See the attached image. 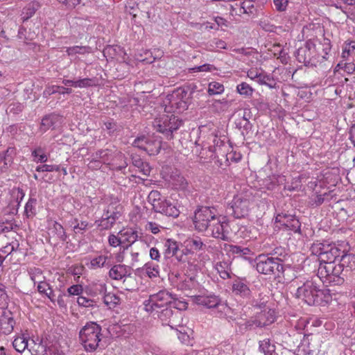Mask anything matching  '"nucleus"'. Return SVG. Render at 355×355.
Returning <instances> with one entry per match:
<instances>
[{
  "instance_id": "nucleus-1",
  "label": "nucleus",
  "mask_w": 355,
  "mask_h": 355,
  "mask_svg": "<svg viewBox=\"0 0 355 355\" xmlns=\"http://www.w3.org/2000/svg\"><path fill=\"white\" fill-rule=\"evenodd\" d=\"M193 224L198 232H207L222 240L229 238V225L225 217L218 215L214 207H202L195 212Z\"/></svg>"
},
{
  "instance_id": "nucleus-2",
  "label": "nucleus",
  "mask_w": 355,
  "mask_h": 355,
  "mask_svg": "<svg viewBox=\"0 0 355 355\" xmlns=\"http://www.w3.org/2000/svg\"><path fill=\"white\" fill-rule=\"evenodd\" d=\"M330 51V42L328 40L317 44L309 40L304 46L298 49L295 55L297 60L304 65L316 67L327 60Z\"/></svg>"
},
{
  "instance_id": "nucleus-3",
  "label": "nucleus",
  "mask_w": 355,
  "mask_h": 355,
  "mask_svg": "<svg viewBox=\"0 0 355 355\" xmlns=\"http://www.w3.org/2000/svg\"><path fill=\"white\" fill-rule=\"evenodd\" d=\"M191 94L183 88H178L166 96L163 101L164 112L168 114L181 113L188 108Z\"/></svg>"
},
{
  "instance_id": "nucleus-4",
  "label": "nucleus",
  "mask_w": 355,
  "mask_h": 355,
  "mask_svg": "<svg viewBox=\"0 0 355 355\" xmlns=\"http://www.w3.org/2000/svg\"><path fill=\"white\" fill-rule=\"evenodd\" d=\"M80 343L87 352H94L102 338L101 327L96 322H87L80 331Z\"/></svg>"
},
{
  "instance_id": "nucleus-5",
  "label": "nucleus",
  "mask_w": 355,
  "mask_h": 355,
  "mask_svg": "<svg viewBox=\"0 0 355 355\" xmlns=\"http://www.w3.org/2000/svg\"><path fill=\"white\" fill-rule=\"evenodd\" d=\"M312 252L319 257L320 263H336V259L341 257L340 261L347 259L349 261L355 263V255L354 254H343L341 255L342 252L335 245H324L323 243L313 244L312 248Z\"/></svg>"
},
{
  "instance_id": "nucleus-6",
  "label": "nucleus",
  "mask_w": 355,
  "mask_h": 355,
  "mask_svg": "<svg viewBox=\"0 0 355 355\" xmlns=\"http://www.w3.org/2000/svg\"><path fill=\"white\" fill-rule=\"evenodd\" d=\"M343 266L336 263H320L318 268V277L324 284L341 285L344 283V278L341 277Z\"/></svg>"
},
{
  "instance_id": "nucleus-7",
  "label": "nucleus",
  "mask_w": 355,
  "mask_h": 355,
  "mask_svg": "<svg viewBox=\"0 0 355 355\" xmlns=\"http://www.w3.org/2000/svg\"><path fill=\"white\" fill-rule=\"evenodd\" d=\"M148 201L156 212L174 218L178 217L180 214L178 203L162 197L157 191H152L149 193Z\"/></svg>"
},
{
  "instance_id": "nucleus-8",
  "label": "nucleus",
  "mask_w": 355,
  "mask_h": 355,
  "mask_svg": "<svg viewBox=\"0 0 355 355\" xmlns=\"http://www.w3.org/2000/svg\"><path fill=\"white\" fill-rule=\"evenodd\" d=\"M172 301L173 294L166 290H162L150 295L148 300H144L143 305L146 312L155 317L159 311L168 307Z\"/></svg>"
},
{
  "instance_id": "nucleus-9",
  "label": "nucleus",
  "mask_w": 355,
  "mask_h": 355,
  "mask_svg": "<svg viewBox=\"0 0 355 355\" xmlns=\"http://www.w3.org/2000/svg\"><path fill=\"white\" fill-rule=\"evenodd\" d=\"M259 273L265 275H277L283 271L282 261L268 254H259L254 260Z\"/></svg>"
},
{
  "instance_id": "nucleus-10",
  "label": "nucleus",
  "mask_w": 355,
  "mask_h": 355,
  "mask_svg": "<svg viewBox=\"0 0 355 355\" xmlns=\"http://www.w3.org/2000/svg\"><path fill=\"white\" fill-rule=\"evenodd\" d=\"M182 124V121L173 114H164L155 119L153 125L159 132L171 139L172 134Z\"/></svg>"
},
{
  "instance_id": "nucleus-11",
  "label": "nucleus",
  "mask_w": 355,
  "mask_h": 355,
  "mask_svg": "<svg viewBox=\"0 0 355 355\" xmlns=\"http://www.w3.org/2000/svg\"><path fill=\"white\" fill-rule=\"evenodd\" d=\"M253 196L248 191L236 195L232 202V209L236 218L248 216L252 207Z\"/></svg>"
},
{
  "instance_id": "nucleus-12",
  "label": "nucleus",
  "mask_w": 355,
  "mask_h": 355,
  "mask_svg": "<svg viewBox=\"0 0 355 355\" xmlns=\"http://www.w3.org/2000/svg\"><path fill=\"white\" fill-rule=\"evenodd\" d=\"M119 206L116 201L110 205L107 209L104 211L101 218L96 221L101 230H106L112 227L120 216V211L118 210Z\"/></svg>"
},
{
  "instance_id": "nucleus-13",
  "label": "nucleus",
  "mask_w": 355,
  "mask_h": 355,
  "mask_svg": "<svg viewBox=\"0 0 355 355\" xmlns=\"http://www.w3.org/2000/svg\"><path fill=\"white\" fill-rule=\"evenodd\" d=\"M317 292H318V287L317 284L310 280L306 281L302 286H300L296 291V297L302 299L309 305H316Z\"/></svg>"
},
{
  "instance_id": "nucleus-14",
  "label": "nucleus",
  "mask_w": 355,
  "mask_h": 355,
  "mask_svg": "<svg viewBox=\"0 0 355 355\" xmlns=\"http://www.w3.org/2000/svg\"><path fill=\"white\" fill-rule=\"evenodd\" d=\"M155 316L160 320L162 325H168L171 329H176L182 325V313L173 311L169 306L159 311Z\"/></svg>"
},
{
  "instance_id": "nucleus-15",
  "label": "nucleus",
  "mask_w": 355,
  "mask_h": 355,
  "mask_svg": "<svg viewBox=\"0 0 355 355\" xmlns=\"http://www.w3.org/2000/svg\"><path fill=\"white\" fill-rule=\"evenodd\" d=\"M276 227L279 229L297 232L300 230V222L294 216L287 214H279L275 217Z\"/></svg>"
},
{
  "instance_id": "nucleus-16",
  "label": "nucleus",
  "mask_w": 355,
  "mask_h": 355,
  "mask_svg": "<svg viewBox=\"0 0 355 355\" xmlns=\"http://www.w3.org/2000/svg\"><path fill=\"white\" fill-rule=\"evenodd\" d=\"M123 245L125 248L131 246L137 240H143L142 234L135 227H125L119 232Z\"/></svg>"
},
{
  "instance_id": "nucleus-17",
  "label": "nucleus",
  "mask_w": 355,
  "mask_h": 355,
  "mask_svg": "<svg viewBox=\"0 0 355 355\" xmlns=\"http://www.w3.org/2000/svg\"><path fill=\"white\" fill-rule=\"evenodd\" d=\"M184 254H193L200 251H204L206 245L203 243L201 238L198 236H192L186 239L182 243Z\"/></svg>"
},
{
  "instance_id": "nucleus-18",
  "label": "nucleus",
  "mask_w": 355,
  "mask_h": 355,
  "mask_svg": "<svg viewBox=\"0 0 355 355\" xmlns=\"http://www.w3.org/2000/svg\"><path fill=\"white\" fill-rule=\"evenodd\" d=\"M191 297L194 303L209 309L216 307L220 303V300L216 295L208 292L200 295H191Z\"/></svg>"
},
{
  "instance_id": "nucleus-19",
  "label": "nucleus",
  "mask_w": 355,
  "mask_h": 355,
  "mask_svg": "<svg viewBox=\"0 0 355 355\" xmlns=\"http://www.w3.org/2000/svg\"><path fill=\"white\" fill-rule=\"evenodd\" d=\"M134 146L146 151L149 155L159 153L160 143L158 141H150L145 137H138L134 141Z\"/></svg>"
},
{
  "instance_id": "nucleus-20",
  "label": "nucleus",
  "mask_w": 355,
  "mask_h": 355,
  "mask_svg": "<svg viewBox=\"0 0 355 355\" xmlns=\"http://www.w3.org/2000/svg\"><path fill=\"white\" fill-rule=\"evenodd\" d=\"M48 234L57 241H64L67 239V234L64 227L59 223L53 220H48Z\"/></svg>"
},
{
  "instance_id": "nucleus-21",
  "label": "nucleus",
  "mask_w": 355,
  "mask_h": 355,
  "mask_svg": "<svg viewBox=\"0 0 355 355\" xmlns=\"http://www.w3.org/2000/svg\"><path fill=\"white\" fill-rule=\"evenodd\" d=\"M275 320V312L273 309L266 308L257 314L254 324L257 327H264L273 323Z\"/></svg>"
},
{
  "instance_id": "nucleus-22",
  "label": "nucleus",
  "mask_w": 355,
  "mask_h": 355,
  "mask_svg": "<svg viewBox=\"0 0 355 355\" xmlns=\"http://www.w3.org/2000/svg\"><path fill=\"white\" fill-rule=\"evenodd\" d=\"M15 322L10 311H4L0 318V329L5 335L10 334L14 329Z\"/></svg>"
},
{
  "instance_id": "nucleus-23",
  "label": "nucleus",
  "mask_w": 355,
  "mask_h": 355,
  "mask_svg": "<svg viewBox=\"0 0 355 355\" xmlns=\"http://www.w3.org/2000/svg\"><path fill=\"white\" fill-rule=\"evenodd\" d=\"M201 145L202 150L208 149L209 152L213 154L224 145V141L216 135L211 134L206 141H202ZM211 156L212 155H210Z\"/></svg>"
},
{
  "instance_id": "nucleus-24",
  "label": "nucleus",
  "mask_w": 355,
  "mask_h": 355,
  "mask_svg": "<svg viewBox=\"0 0 355 355\" xmlns=\"http://www.w3.org/2000/svg\"><path fill=\"white\" fill-rule=\"evenodd\" d=\"M131 274L130 268L125 265H114L109 271V277L114 280H121Z\"/></svg>"
},
{
  "instance_id": "nucleus-25",
  "label": "nucleus",
  "mask_w": 355,
  "mask_h": 355,
  "mask_svg": "<svg viewBox=\"0 0 355 355\" xmlns=\"http://www.w3.org/2000/svg\"><path fill=\"white\" fill-rule=\"evenodd\" d=\"M103 55L107 60L116 59L119 60L121 58V60L125 61L124 56L126 54L120 46H108L104 49Z\"/></svg>"
},
{
  "instance_id": "nucleus-26",
  "label": "nucleus",
  "mask_w": 355,
  "mask_h": 355,
  "mask_svg": "<svg viewBox=\"0 0 355 355\" xmlns=\"http://www.w3.org/2000/svg\"><path fill=\"white\" fill-rule=\"evenodd\" d=\"M232 291L235 295L243 297H248L251 293L248 285L243 279H236L233 282Z\"/></svg>"
},
{
  "instance_id": "nucleus-27",
  "label": "nucleus",
  "mask_w": 355,
  "mask_h": 355,
  "mask_svg": "<svg viewBox=\"0 0 355 355\" xmlns=\"http://www.w3.org/2000/svg\"><path fill=\"white\" fill-rule=\"evenodd\" d=\"M28 350L32 355H44L46 352V345L39 338L32 339L29 343Z\"/></svg>"
},
{
  "instance_id": "nucleus-28",
  "label": "nucleus",
  "mask_w": 355,
  "mask_h": 355,
  "mask_svg": "<svg viewBox=\"0 0 355 355\" xmlns=\"http://www.w3.org/2000/svg\"><path fill=\"white\" fill-rule=\"evenodd\" d=\"M71 226L75 234H83L92 225L85 220L75 218L71 222Z\"/></svg>"
},
{
  "instance_id": "nucleus-29",
  "label": "nucleus",
  "mask_w": 355,
  "mask_h": 355,
  "mask_svg": "<svg viewBox=\"0 0 355 355\" xmlns=\"http://www.w3.org/2000/svg\"><path fill=\"white\" fill-rule=\"evenodd\" d=\"M108 257L100 254L90 259L89 263H87V267L92 270H96L105 267L107 263Z\"/></svg>"
},
{
  "instance_id": "nucleus-30",
  "label": "nucleus",
  "mask_w": 355,
  "mask_h": 355,
  "mask_svg": "<svg viewBox=\"0 0 355 355\" xmlns=\"http://www.w3.org/2000/svg\"><path fill=\"white\" fill-rule=\"evenodd\" d=\"M41 5L38 1H34L28 4L24 8L21 12V19L23 21H25L30 19L40 8Z\"/></svg>"
},
{
  "instance_id": "nucleus-31",
  "label": "nucleus",
  "mask_w": 355,
  "mask_h": 355,
  "mask_svg": "<svg viewBox=\"0 0 355 355\" xmlns=\"http://www.w3.org/2000/svg\"><path fill=\"white\" fill-rule=\"evenodd\" d=\"M94 155L103 164H110L114 158L113 153L109 149L98 150Z\"/></svg>"
},
{
  "instance_id": "nucleus-32",
  "label": "nucleus",
  "mask_w": 355,
  "mask_h": 355,
  "mask_svg": "<svg viewBox=\"0 0 355 355\" xmlns=\"http://www.w3.org/2000/svg\"><path fill=\"white\" fill-rule=\"evenodd\" d=\"M12 346L17 352L21 353L26 349H28L29 343L24 335H19L15 338L12 341Z\"/></svg>"
},
{
  "instance_id": "nucleus-33",
  "label": "nucleus",
  "mask_w": 355,
  "mask_h": 355,
  "mask_svg": "<svg viewBox=\"0 0 355 355\" xmlns=\"http://www.w3.org/2000/svg\"><path fill=\"white\" fill-rule=\"evenodd\" d=\"M140 270L150 278L157 277L159 274V266L153 262L146 263Z\"/></svg>"
},
{
  "instance_id": "nucleus-34",
  "label": "nucleus",
  "mask_w": 355,
  "mask_h": 355,
  "mask_svg": "<svg viewBox=\"0 0 355 355\" xmlns=\"http://www.w3.org/2000/svg\"><path fill=\"white\" fill-rule=\"evenodd\" d=\"M255 82L261 85H266L269 88H274L275 85L272 76L264 71L263 69L258 76Z\"/></svg>"
},
{
  "instance_id": "nucleus-35",
  "label": "nucleus",
  "mask_w": 355,
  "mask_h": 355,
  "mask_svg": "<svg viewBox=\"0 0 355 355\" xmlns=\"http://www.w3.org/2000/svg\"><path fill=\"white\" fill-rule=\"evenodd\" d=\"M37 285V291L41 294L45 295L51 301L55 300V294L49 284L43 280L40 281Z\"/></svg>"
},
{
  "instance_id": "nucleus-36",
  "label": "nucleus",
  "mask_w": 355,
  "mask_h": 355,
  "mask_svg": "<svg viewBox=\"0 0 355 355\" xmlns=\"http://www.w3.org/2000/svg\"><path fill=\"white\" fill-rule=\"evenodd\" d=\"M177 286L182 291H191L196 286V281L193 277L187 276L180 281Z\"/></svg>"
},
{
  "instance_id": "nucleus-37",
  "label": "nucleus",
  "mask_w": 355,
  "mask_h": 355,
  "mask_svg": "<svg viewBox=\"0 0 355 355\" xmlns=\"http://www.w3.org/2000/svg\"><path fill=\"white\" fill-rule=\"evenodd\" d=\"M259 350L264 355H276L275 346L270 343L269 339H264L259 342Z\"/></svg>"
},
{
  "instance_id": "nucleus-38",
  "label": "nucleus",
  "mask_w": 355,
  "mask_h": 355,
  "mask_svg": "<svg viewBox=\"0 0 355 355\" xmlns=\"http://www.w3.org/2000/svg\"><path fill=\"white\" fill-rule=\"evenodd\" d=\"M171 184L177 189H184L187 185V182L184 176L176 172L171 176Z\"/></svg>"
},
{
  "instance_id": "nucleus-39",
  "label": "nucleus",
  "mask_w": 355,
  "mask_h": 355,
  "mask_svg": "<svg viewBox=\"0 0 355 355\" xmlns=\"http://www.w3.org/2000/svg\"><path fill=\"white\" fill-rule=\"evenodd\" d=\"M315 298L317 300L316 305H325L331 300L330 291L329 289L321 290L318 288Z\"/></svg>"
},
{
  "instance_id": "nucleus-40",
  "label": "nucleus",
  "mask_w": 355,
  "mask_h": 355,
  "mask_svg": "<svg viewBox=\"0 0 355 355\" xmlns=\"http://www.w3.org/2000/svg\"><path fill=\"white\" fill-rule=\"evenodd\" d=\"M58 116L57 115L51 114L44 117L42 119L40 129L42 132H46L47 130L54 125L58 121Z\"/></svg>"
},
{
  "instance_id": "nucleus-41",
  "label": "nucleus",
  "mask_w": 355,
  "mask_h": 355,
  "mask_svg": "<svg viewBox=\"0 0 355 355\" xmlns=\"http://www.w3.org/2000/svg\"><path fill=\"white\" fill-rule=\"evenodd\" d=\"M355 55V42H345L342 52V58L343 60H347L349 57Z\"/></svg>"
},
{
  "instance_id": "nucleus-42",
  "label": "nucleus",
  "mask_w": 355,
  "mask_h": 355,
  "mask_svg": "<svg viewBox=\"0 0 355 355\" xmlns=\"http://www.w3.org/2000/svg\"><path fill=\"white\" fill-rule=\"evenodd\" d=\"M236 92L244 97H250L252 96L254 89L247 83L242 82L236 86Z\"/></svg>"
},
{
  "instance_id": "nucleus-43",
  "label": "nucleus",
  "mask_w": 355,
  "mask_h": 355,
  "mask_svg": "<svg viewBox=\"0 0 355 355\" xmlns=\"http://www.w3.org/2000/svg\"><path fill=\"white\" fill-rule=\"evenodd\" d=\"M256 10L253 0H245L239 3L241 14H252Z\"/></svg>"
},
{
  "instance_id": "nucleus-44",
  "label": "nucleus",
  "mask_w": 355,
  "mask_h": 355,
  "mask_svg": "<svg viewBox=\"0 0 355 355\" xmlns=\"http://www.w3.org/2000/svg\"><path fill=\"white\" fill-rule=\"evenodd\" d=\"M215 269L222 279H225L230 277L229 266L227 262L216 263Z\"/></svg>"
},
{
  "instance_id": "nucleus-45",
  "label": "nucleus",
  "mask_w": 355,
  "mask_h": 355,
  "mask_svg": "<svg viewBox=\"0 0 355 355\" xmlns=\"http://www.w3.org/2000/svg\"><path fill=\"white\" fill-rule=\"evenodd\" d=\"M225 250L229 253H231L233 255H236L237 257L246 255L248 254L250 250L248 248H242L240 246L233 245H227L225 246Z\"/></svg>"
},
{
  "instance_id": "nucleus-46",
  "label": "nucleus",
  "mask_w": 355,
  "mask_h": 355,
  "mask_svg": "<svg viewBox=\"0 0 355 355\" xmlns=\"http://www.w3.org/2000/svg\"><path fill=\"white\" fill-rule=\"evenodd\" d=\"M68 55H74L76 54H85L91 52V48L86 46H74L67 47L66 50Z\"/></svg>"
},
{
  "instance_id": "nucleus-47",
  "label": "nucleus",
  "mask_w": 355,
  "mask_h": 355,
  "mask_svg": "<svg viewBox=\"0 0 355 355\" xmlns=\"http://www.w3.org/2000/svg\"><path fill=\"white\" fill-rule=\"evenodd\" d=\"M225 90L224 86L223 84L213 81L209 83L207 92L209 95H217L221 94L223 93Z\"/></svg>"
},
{
  "instance_id": "nucleus-48",
  "label": "nucleus",
  "mask_w": 355,
  "mask_h": 355,
  "mask_svg": "<svg viewBox=\"0 0 355 355\" xmlns=\"http://www.w3.org/2000/svg\"><path fill=\"white\" fill-rule=\"evenodd\" d=\"M103 301L107 306L112 308L120 303V298L116 294L109 293L105 295Z\"/></svg>"
},
{
  "instance_id": "nucleus-49",
  "label": "nucleus",
  "mask_w": 355,
  "mask_h": 355,
  "mask_svg": "<svg viewBox=\"0 0 355 355\" xmlns=\"http://www.w3.org/2000/svg\"><path fill=\"white\" fill-rule=\"evenodd\" d=\"M164 246L166 248V254L174 256L178 250V245L177 242L172 239H167L165 241Z\"/></svg>"
},
{
  "instance_id": "nucleus-50",
  "label": "nucleus",
  "mask_w": 355,
  "mask_h": 355,
  "mask_svg": "<svg viewBox=\"0 0 355 355\" xmlns=\"http://www.w3.org/2000/svg\"><path fill=\"white\" fill-rule=\"evenodd\" d=\"M28 274L31 279L34 282V284H36L44 279L42 270L38 268H31L28 270Z\"/></svg>"
},
{
  "instance_id": "nucleus-51",
  "label": "nucleus",
  "mask_w": 355,
  "mask_h": 355,
  "mask_svg": "<svg viewBox=\"0 0 355 355\" xmlns=\"http://www.w3.org/2000/svg\"><path fill=\"white\" fill-rule=\"evenodd\" d=\"M188 304L187 302L175 298V295H173V301L170 303L169 307H173L177 309L176 311L180 312V311L186 310L187 309Z\"/></svg>"
},
{
  "instance_id": "nucleus-52",
  "label": "nucleus",
  "mask_w": 355,
  "mask_h": 355,
  "mask_svg": "<svg viewBox=\"0 0 355 355\" xmlns=\"http://www.w3.org/2000/svg\"><path fill=\"white\" fill-rule=\"evenodd\" d=\"M213 107L219 112H223L227 110L230 106L231 103L229 101L225 98L221 100H216L213 103Z\"/></svg>"
},
{
  "instance_id": "nucleus-53",
  "label": "nucleus",
  "mask_w": 355,
  "mask_h": 355,
  "mask_svg": "<svg viewBox=\"0 0 355 355\" xmlns=\"http://www.w3.org/2000/svg\"><path fill=\"white\" fill-rule=\"evenodd\" d=\"M37 200L35 198H30L28 201L25 205V212L27 216H32L35 214V205Z\"/></svg>"
},
{
  "instance_id": "nucleus-54",
  "label": "nucleus",
  "mask_w": 355,
  "mask_h": 355,
  "mask_svg": "<svg viewBox=\"0 0 355 355\" xmlns=\"http://www.w3.org/2000/svg\"><path fill=\"white\" fill-rule=\"evenodd\" d=\"M339 69H343L347 73L352 74L355 71V64L353 62L343 63V62H340L336 67V71Z\"/></svg>"
},
{
  "instance_id": "nucleus-55",
  "label": "nucleus",
  "mask_w": 355,
  "mask_h": 355,
  "mask_svg": "<svg viewBox=\"0 0 355 355\" xmlns=\"http://www.w3.org/2000/svg\"><path fill=\"white\" fill-rule=\"evenodd\" d=\"M216 70V67L213 64H204L200 66L194 67L189 69L191 72H211Z\"/></svg>"
},
{
  "instance_id": "nucleus-56",
  "label": "nucleus",
  "mask_w": 355,
  "mask_h": 355,
  "mask_svg": "<svg viewBox=\"0 0 355 355\" xmlns=\"http://www.w3.org/2000/svg\"><path fill=\"white\" fill-rule=\"evenodd\" d=\"M95 85L94 80L92 78H83L80 79L78 80H76V83L73 84L74 87H79V88H85L91 87Z\"/></svg>"
},
{
  "instance_id": "nucleus-57",
  "label": "nucleus",
  "mask_w": 355,
  "mask_h": 355,
  "mask_svg": "<svg viewBox=\"0 0 355 355\" xmlns=\"http://www.w3.org/2000/svg\"><path fill=\"white\" fill-rule=\"evenodd\" d=\"M60 170V166L59 165H53V164H43L40 165L36 167V171L37 172H52V171H59Z\"/></svg>"
},
{
  "instance_id": "nucleus-58",
  "label": "nucleus",
  "mask_w": 355,
  "mask_h": 355,
  "mask_svg": "<svg viewBox=\"0 0 355 355\" xmlns=\"http://www.w3.org/2000/svg\"><path fill=\"white\" fill-rule=\"evenodd\" d=\"M5 286L0 283V308L5 309L8 305V297L5 291Z\"/></svg>"
},
{
  "instance_id": "nucleus-59",
  "label": "nucleus",
  "mask_w": 355,
  "mask_h": 355,
  "mask_svg": "<svg viewBox=\"0 0 355 355\" xmlns=\"http://www.w3.org/2000/svg\"><path fill=\"white\" fill-rule=\"evenodd\" d=\"M108 243L110 246L114 248L118 247L120 245H123L121 236L119 234L117 235L110 234L108 236Z\"/></svg>"
},
{
  "instance_id": "nucleus-60",
  "label": "nucleus",
  "mask_w": 355,
  "mask_h": 355,
  "mask_svg": "<svg viewBox=\"0 0 355 355\" xmlns=\"http://www.w3.org/2000/svg\"><path fill=\"white\" fill-rule=\"evenodd\" d=\"M161 226L155 222H148L145 226L147 231L150 232L154 234H157L160 232Z\"/></svg>"
},
{
  "instance_id": "nucleus-61",
  "label": "nucleus",
  "mask_w": 355,
  "mask_h": 355,
  "mask_svg": "<svg viewBox=\"0 0 355 355\" xmlns=\"http://www.w3.org/2000/svg\"><path fill=\"white\" fill-rule=\"evenodd\" d=\"M275 9L279 12L285 11L288 7V0H273Z\"/></svg>"
},
{
  "instance_id": "nucleus-62",
  "label": "nucleus",
  "mask_w": 355,
  "mask_h": 355,
  "mask_svg": "<svg viewBox=\"0 0 355 355\" xmlns=\"http://www.w3.org/2000/svg\"><path fill=\"white\" fill-rule=\"evenodd\" d=\"M69 295H80L83 292V288L80 284L71 286L67 289Z\"/></svg>"
},
{
  "instance_id": "nucleus-63",
  "label": "nucleus",
  "mask_w": 355,
  "mask_h": 355,
  "mask_svg": "<svg viewBox=\"0 0 355 355\" xmlns=\"http://www.w3.org/2000/svg\"><path fill=\"white\" fill-rule=\"evenodd\" d=\"M102 164H103L100 160L95 157L94 154L91 156V160L88 164V167L92 170H97L101 168Z\"/></svg>"
},
{
  "instance_id": "nucleus-64",
  "label": "nucleus",
  "mask_w": 355,
  "mask_h": 355,
  "mask_svg": "<svg viewBox=\"0 0 355 355\" xmlns=\"http://www.w3.org/2000/svg\"><path fill=\"white\" fill-rule=\"evenodd\" d=\"M77 303L79 306L84 307H91L94 305V301L83 296H79L77 299Z\"/></svg>"
}]
</instances>
